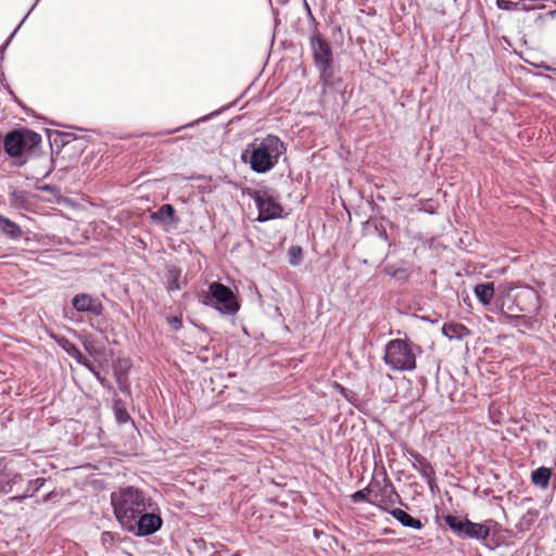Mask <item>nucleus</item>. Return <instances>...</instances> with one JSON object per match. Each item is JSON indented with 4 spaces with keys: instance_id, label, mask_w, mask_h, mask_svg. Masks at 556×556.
<instances>
[{
    "instance_id": "1",
    "label": "nucleus",
    "mask_w": 556,
    "mask_h": 556,
    "mask_svg": "<svg viewBox=\"0 0 556 556\" xmlns=\"http://www.w3.org/2000/svg\"><path fill=\"white\" fill-rule=\"evenodd\" d=\"M114 514L121 526L136 525L135 519L141 514L151 509L154 505L151 497L138 488H122L111 495Z\"/></svg>"
},
{
    "instance_id": "2",
    "label": "nucleus",
    "mask_w": 556,
    "mask_h": 556,
    "mask_svg": "<svg viewBox=\"0 0 556 556\" xmlns=\"http://www.w3.org/2000/svg\"><path fill=\"white\" fill-rule=\"evenodd\" d=\"M283 142L274 135L262 140L255 139L241 154V160L249 163L253 172L264 174L269 172L285 152Z\"/></svg>"
},
{
    "instance_id": "3",
    "label": "nucleus",
    "mask_w": 556,
    "mask_h": 556,
    "mask_svg": "<svg viewBox=\"0 0 556 556\" xmlns=\"http://www.w3.org/2000/svg\"><path fill=\"white\" fill-rule=\"evenodd\" d=\"M421 352L420 345L409 340L393 339L386 344L383 362L392 370L412 371Z\"/></svg>"
},
{
    "instance_id": "4",
    "label": "nucleus",
    "mask_w": 556,
    "mask_h": 556,
    "mask_svg": "<svg viewBox=\"0 0 556 556\" xmlns=\"http://www.w3.org/2000/svg\"><path fill=\"white\" fill-rule=\"evenodd\" d=\"M203 303L214 307L224 315L232 316L240 308V304L230 288L217 281L210 283L208 292Z\"/></svg>"
},
{
    "instance_id": "5",
    "label": "nucleus",
    "mask_w": 556,
    "mask_h": 556,
    "mask_svg": "<svg viewBox=\"0 0 556 556\" xmlns=\"http://www.w3.org/2000/svg\"><path fill=\"white\" fill-rule=\"evenodd\" d=\"M381 476V479L375 477L370 481L374 497L370 500V504L390 511L396 504L402 505L403 503L387 472L383 471Z\"/></svg>"
},
{
    "instance_id": "6",
    "label": "nucleus",
    "mask_w": 556,
    "mask_h": 556,
    "mask_svg": "<svg viewBox=\"0 0 556 556\" xmlns=\"http://www.w3.org/2000/svg\"><path fill=\"white\" fill-rule=\"evenodd\" d=\"M41 143V136L30 129H16L9 132L3 141L4 150L10 156H21Z\"/></svg>"
},
{
    "instance_id": "7",
    "label": "nucleus",
    "mask_w": 556,
    "mask_h": 556,
    "mask_svg": "<svg viewBox=\"0 0 556 556\" xmlns=\"http://www.w3.org/2000/svg\"><path fill=\"white\" fill-rule=\"evenodd\" d=\"M445 523L458 536L484 541L490 535V528L484 523L472 522L467 518L453 515L444 517Z\"/></svg>"
},
{
    "instance_id": "8",
    "label": "nucleus",
    "mask_w": 556,
    "mask_h": 556,
    "mask_svg": "<svg viewBox=\"0 0 556 556\" xmlns=\"http://www.w3.org/2000/svg\"><path fill=\"white\" fill-rule=\"evenodd\" d=\"M249 194L258 210V222L264 223L282 216L283 208L281 204L267 190H253Z\"/></svg>"
},
{
    "instance_id": "9",
    "label": "nucleus",
    "mask_w": 556,
    "mask_h": 556,
    "mask_svg": "<svg viewBox=\"0 0 556 556\" xmlns=\"http://www.w3.org/2000/svg\"><path fill=\"white\" fill-rule=\"evenodd\" d=\"M162 518L155 514L152 508L141 513L136 519L134 526L129 525L125 530L135 533L136 535L146 536L156 532L162 526Z\"/></svg>"
},
{
    "instance_id": "10",
    "label": "nucleus",
    "mask_w": 556,
    "mask_h": 556,
    "mask_svg": "<svg viewBox=\"0 0 556 556\" xmlns=\"http://www.w3.org/2000/svg\"><path fill=\"white\" fill-rule=\"evenodd\" d=\"M74 309L79 313H87L94 316H100L103 313V305L101 301L88 293H78L72 299Z\"/></svg>"
},
{
    "instance_id": "11",
    "label": "nucleus",
    "mask_w": 556,
    "mask_h": 556,
    "mask_svg": "<svg viewBox=\"0 0 556 556\" xmlns=\"http://www.w3.org/2000/svg\"><path fill=\"white\" fill-rule=\"evenodd\" d=\"M311 47L316 66H331L332 52L329 43L326 40L321 39L319 36H313L311 38Z\"/></svg>"
},
{
    "instance_id": "12",
    "label": "nucleus",
    "mask_w": 556,
    "mask_h": 556,
    "mask_svg": "<svg viewBox=\"0 0 556 556\" xmlns=\"http://www.w3.org/2000/svg\"><path fill=\"white\" fill-rule=\"evenodd\" d=\"M407 453L413 459L414 469H416L429 483V485H431L434 479V469L431 464L427 460L426 457L413 450H409Z\"/></svg>"
},
{
    "instance_id": "13",
    "label": "nucleus",
    "mask_w": 556,
    "mask_h": 556,
    "mask_svg": "<svg viewBox=\"0 0 556 556\" xmlns=\"http://www.w3.org/2000/svg\"><path fill=\"white\" fill-rule=\"evenodd\" d=\"M151 219L163 225L177 224L178 222L172 204H163L156 212L152 213Z\"/></svg>"
},
{
    "instance_id": "14",
    "label": "nucleus",
    "mask_w": 556,
    "mask_h": 556,
    "mask_svg": "<svg viewBox=\"0 0 556 556\" xmlns=\"http://www.w3.org/2000/svg\"><path fill=\"white\" fill-rule=\"evenodd\" d=\"M388 513L404 527L416 529V530H419L422 528V522L419 519L412 517L403 509L393 507Z\"/></svg>"
},
{
    "instance_id": "15",
    "label": "nucleus",
    "mask_w": 556,
    "mask_h": 556,
    "mask_svg": "<svg viewBox=\"0 0 556 556\" xmlns=\"http://www.w3.org/2000/svg\"><path fill=\"white\" fill-rule=\"evenodd\" d=\"M23 481V476L16 472H0V494L11 493L14 485Z\"/></svg>"
},
{
    "instance_id": "16",
    "label": "nucleus",
    "mask_w": 556,
    "mask_h": 556,
    "mask_svg": "<svg viewBox=\"0 0 556 556\" xmlns=\"http://www.w3.org/2000/svg\"><path fill=\"white\" fill-rule=\"evenodd\" d=\"M442 333L447 337L450 340L453 339H463L469 333V330L466 326L459 323H447L442 327Z\"/></svg>"
},
{
    "instance_id": "17",
    "label": "nucleus",
    "mask_w": 556,
    "mask_h": 556,
    "mask_svg": "<svg viewBox=\"0 0 556 556\" xmlns=\"http://www.w3.org/2000/svg\"><path fill=\"white\" fill-rule=\"evenodd\" d=\"M0 230L10 239H20L23 235L21 227L11 219L0 215Z\"/></svg>"
},
{
    "instance_id": "18",
    "label": "nucleus",
    "mask_w": 556,
    "mask_h": 556,
    "mask_svg": "<svg viewBox=\"0 0 556 556\" xmlns=\"http://www.w3.org/2000/svg\"><path fill=\"white\" fill-rule=\"evenodd\" d=\"M475 294L481 304L486 306L494 298V285L492 282L479 283L475 287Z\"/></svg>"
},
{
    "instance_id": "19",
    "label": "nucleus",
    "mask_w": 556,
    "mask_h": 556,
    "mask_svg": "<svg viewBox=\"0 0 556 556\" xmlns=\"http://www.w3.org/2000/svg\"><path fill=\"white\" fill-rule=\"evenodd\" d=\"M551 475V469L542 466L532 471L531 481L534 485L546 489L549 483Z\"/></svg>"
},
{
    "instance_id": "20",
    "label": "nucleus",
    "mask_w": 556,
    "mask_h": 556,
    "mask_svg": "<svg viewBox=\"0 0 556 556\" xmlns=\"http://www.w3.org/2000/svg\"><path fill=\"white\" fill-rule=\"evenodd\" d=\"M10 204L15 208H24L29 205V192L14 189L10 192Z\"/></svg>"
},
{
    "instance_id": "21",
    "label": "nucleus",
    "mask_w": 556,
    "mask_h": 556,
    "mask_svg": "<svg viewBox=\"0 0 556 556\" xmlns=\"http://www.w3.org/2000/svg\"><path fill=\"white\" fill-rule=\"evenodd\" d=\"M45 482H46L45 478H37L35 480H30L28 482L26 490L22 494L11 497V500L21 502L27 497L33 496L40 488L43 486Z\"/></svg>"
},
{
    "instance_id": "22",
    "label": "nucleus",
    "mask_w": 556,
    "mask_h": 556,
    "mask_svg": "<svg viewBox=\"0 0 556 556\" xmlns=\"http://www.w3.org/2000/svg\"><path fill=\"white\" fill-rule=\"evenodd\" d=\"M383 270L388 276L400 280H407L410 276V270L408 268L396 266L394 264L386 265Z\"/></svg>"
},
{
    "instance_id": "23",
    "label": "nucleus",
    "mask_w": 556,
    "mask_h": 556,
    "mask_svg": "<svg viewBox=\"0 0 556 556\" xmlns=\"http://www.w3.org/2000/svg\"><path fill=\"white\" fill-rule=\"evenodd\" d=\"M114 375L116 378V382L118 384V389L123 393L129 392V382L127 378V372H121V366H114Z\"/></svg>"
},
{
    "instance_id": "24",
    "label": "nucleus",
    "mask_w": 556,
    "mask_h": 556,
    "mask_svg": "<svg viewBox=\"0 0 556 556\" xmlns=\"http://www.w3.org/2000/svg\"><path fill=\"white\" fill-rule=\"evenodd\" d=\"M351 498L354 503L367 502L370 504V500H374L372 492L370 490V483L366 488L353 493Z\"/></svg>"
},
{
    "instance_id": "25",
    "label": "nucleus",
    "mask_w": 556,
    "mask_h": 556,
    "mask_svg": "<svg viewBox=\"0 0 556 556\" xmlns=\"http://www.w3.org/2000/svg\"><path fill=\"white\" fill-rule=\"evenodd\" d=\"M63 348L67 352V354L70 356H72L77 363L85 364L86 356L83 355V353L79 351V349L75 344L66 341L65 345H63Z\"/></svg>"
},
{
    "instance_id": "26",
    "label": "nucleus",
    "mask_w": 556,
    "mask_h": 556,
    "mask_svg": "<svg viewBox=\"0 0 556 556\" xmlns=\"http://www.w3.org/2000/svg\"><path fill=\"white\" fill-rule=\"evenodd\" d=\"M180 269L177 267H170L167 271V280H168V289L169 290H178L180 286L178 283V279L180 277Z\"/></svg>"
},
{
    "instance_id": "27",
    "label": "nucleus",
    "mask_w": 556,
    "mask_h": 556,
    "mask_svg": "<svg viewBox=\"0 0 556 556\" xmlns=\"http://www.w3.org/2000/svg\"><path fill=\"white\" fill-rule=\"evenodd\" d=\"M288 255H289V263L293 266H296L302 261V255H303L302 249L298 245H292L288 251Z\"/></svg>"
},
{
    "instance_id": "28",
    "label": "nucleus",
    "mask_w": 556,
    "mask_h": 556,
    "mask_svg": "<svg viewBox=\"0 0 556 556\" xmlns=\"http://www.w3.org/2000/svg\"><path fill=\"white\" fill-rule=\"evenodd\" d=\"M317 68L319 71L320 81L324 84V86L331 85L332 84V81H331V78H332L331 66L319 65V66H317Z\"/></svg>"
},
{
    "instance_id": "29",
    "label": "nucleus",
    "mask_w": 556,
    "mask_h": 556,
    "mask_svg": "<svg viewBox=\"0 0 556 556\" xmlns=\"http://www.w3.org/2000/svg\"><path fill=\"white\" fill-rule=\"evenodd\" d=\"M496 7L505 11H515L518 10L519 3L510 0H496Z\"/></svg>"
},
{
    "instance_id": "30",
    "label": "nucleus",
    "mask_w": 556,
    "mask_h": 556,
    "mask_svg": "<svg viewBox=\"0 0 556 556\" xmlns=\"http://www.w3.org/2000/svg\"><path fill=\"white\" fill-rule=\"evenodd\" d=\"M114 410H115V417L118 422L123 424L129 419V415H128L127 410L123 407H119L118 404H115Z\"/></svg>"
},
{
    "instance_id": "31",
    "label": "nucleus",
    "mask_w": 556,
    "mask_h": 556,
    "mask_svg": "<svg viewBox=\"0 0 556 556\" xmlns=\"http://www.w3.org/2000/svg\"><path fill=\"white\" fill-rule=\"evenodd\" d=\"M167 323L175 331L179 330L182 327V320L180 317L177 316L168 317Z\"/></svg>"
},
{
    "instance_id": "32",
    "label": "nucleus",
    "mask_w": 556,
    "mask_h": 556,
    "mask_svg": "<svg viewBox=\"0 0 556 556\" xmlns=\"http://www.w3.org/2000/svg\"><path fill=\"white\" fill-rule=\"evenodd\" d=\"M101 541L104 546L111 545L114 542V536L111 532H103L101 535Z\"/></svg>"
},
{
    "instance_id": "33",
    "label": "nucleus",
    "mask_w": 556,
    "mask_h": 556,
    "mask_svg": "<svg viewBox=\"0 0 556 556\" xmlns=\"http://www.w3.org/2000/svg\"><path fill=\"white\" fill-rule=\"evenodd\" d=\"M114 366H121V372H127L128 374V363L127 361H118L117 364H115Z\"/></svg>"
},
{
    "instance_id": "34",
    "label": "nucleus",
    "mask_w": 556,
    "mask_h": 556,
    "mask_svg": "<svg viewBox=\"0 0 556 556\" xmlns=\"http://www.w3.org/2000/svg\"><path fill=\"white\" fill-rule=\"evenodd\" d=\"M96 378L97 380L103 386V387H109L108 384V380L105 378H103L100 372H96Z\"/></svg>"
},
{
    "instance_id": "35",
    "label": "nucleus",
    "mask_w": 556,
    "mask_h": 556,
    "mask_svg": "<svg viewBox=\"0 0 556 556\" xmlns=\"http://www.w3.org/2000/svg\"><path fill=\"white\" fill-rule=\"evenodd\" d=\"M507 311L509 312H522V308H520L518 305H507Z\"/></svg>"
},
{
    "instance_id": "36",
    "label": "nucleus",
    "mask_w": 556,
    "mask_h": 556,
    "mask_svg": "<svg viewBox=\"0 0 556 556\" xmlns=\"http://www.w3.org/2000/svg\"><path fill=\"white\" fill-rule=\"evenodd\" d=\"M83 366H85L86 368H88L89 370L94 367V365L86 357V362L85 364H81Z\"/></svg>"
},
{
    "instance_id": "37",
    "label": "nucleus",
    "mask_w": 556,
    "mask_h": 556,
    "mask_svg": "<svg viewBox=\"0 0 556 556\" xmlns=\"http://www.w3.org/2000/svg\"><path fill=\"white\" fill-rule=\"evenodd\" d=\"M505 305H506L505 300H502V303H501V311H502L503 313H506V312H505Z\"/></svg>"
},
{
    "instance_id": "38",
    "label": "nucleus",
    "mask_w": 556,
    "mask_h": 556,
    "mask_svg": "<svg viewBox=\"0 0 556 556\" xmlns=\"http://www.w3.org/2000/svg\"><path fill=\"white\" fill-rule=\"evenodd\" d=\"M90 371L93 374V376H94V377H96V372H99V371L97 370V368H96V367H92V368L90 369Z\"/></svg>"
},
{
    "instance_id": "39",
    "label": "nucleus",
    "mask_w": 556,
    "mask_h": 556,
    "mask_svg": "<svg viewBox=\"0 0 556 556\" xmlns=\"http://www.w3.org/2000/svg\"><path fill=\"white\" fill-rule=\"evenodd\" d=\"M179 129L180 128H176L175 130L169 131V134L175 132V131H179Z\"/></svg>"
},
{
    "instance_id": "40",
    "label": "nucleus",
    "mask_w": 556,
    "mask_h": 556,
    "mask_svg": "<svg viewBox=\"0 0 556 556\" xmlns=\"http://www.w3.org/2000/svg\"><path fill=\"white\" fill-rule=\"evenodd\" d=\"M36 2H39V0H36Z\"/></svg>"
},
{
    "instance_id": "41",
    "label": "nucleus",
    "mask_w": 556,
    "mask_h": 556,
    "mask_svg": "<svg viewBox=\"0 0 556 556\" xmlns=\"http://www.w3.org/2000/svg\"><path fill=\"white\" fill-rule=\"evenodd\" d=\"M36 2H39V0H36Z\"/></svg>"
},
{
    "instance_id": "42",
    "label": "nucleus",
    "mask_w": 556,
    "mask_h": 556,
    "mask_svg": "<svg viewBox=\"0 0 556 556\" xmlns=\"http://www.w3.org/2000/svg\"><path fill=\"white\" fill-rule=\"evenodd\" d=\"M36 2H39V0H36Z\"/></svg>"
}]
</instances>
